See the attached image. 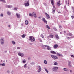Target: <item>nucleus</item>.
Returning a JSON list of instances; mask_svg holds the SVG:
<instances>
[{
    "mask_svg": "<svg viewBox=\"0 0 74 74\" xmlns=\"http://www.w3.org/2000/svg\"><path fill=\"white\" fill-rule=\"evenodd\" d=\"M29 40L31 42H33L35 41V38L33 36H31L29 37Z\"/></svg>",
    "mask_w": 74,
    "mask_h": 74,
    "instance_id": "obj_1",
    "label": "nucleus"
},
{
    "mask_svg": "<svg viewBox=\"0 0 74 74\" xmlns=\"http://www.w3.org/2000/svg\"><path fill=\"white\" fill-rule=\"evenodd\" d=\"M58 69V67L56 66L54 67L52 69L53 71H55V72H57Z\"/></svg>",
    "mask_w": 74,
    "mask_h": 74,
    "instance_id": "obj_2",
    "label": "nucleus"
},
{
    "mask_svg": "<svg viewBox=\"0 0 74 74\" xmlns=\"http://www.w3.org/2000/svg\"><path fill=\"white\" fill-rule=\"evenodd\" d=\"M51 56L54 60H56V59H58V57L54 55H51Z\"/></svg>",
    "mask_w": 74,
    "mask_h": 74,
    "instance_id": "obj_3",
    "label": "nucleus"
},
{
    "mask_svg": "<svg viewBox=\"0 0 74 74\" xmlns=\"http://www.w3.org/2000/svg\"><path fill=\"white\" fill-rule=\"evenodd\" d=\"M1 44H3L4 43V39L3 38H1L0 39Z\"/></svg>",
    "mask_w": 74,
    "mask_h": 74,
    "instance_id": "obj_4",
    "label": "nucleus"
},
{
    "mask_svg": "<svg viewBox=\"0 0 74 74\" xmlns=\"http://www.w3.org/2000/svg\"><path fill=\"white\" fill-rule=\"evenodd\" d=\"M18 55L19 56H20L21 57H23V56H24V54L23 53H22L21 52H19L18 53Z\"/></svg>",
    "mask_w": 74,
    "mask_h": 74,
    "instance_id": "obj_5",
    "label": "nucleus"
},
{
    "mask_svg": "<svg viewBox=\"0 0 74 74\" xmlns=\"http://www.w3.org/2000/svg\"><path fill=\"white\" fill-rule=\"evenodd\" d=\"M46 47L47 48V50H49V51H51L52 49L51 47L47 45Z\"/></svg>",
    "mask_w": 74,
    "mask_h": 74,
    "instance_id": "obj_6",
    "label": "nucleus"
},
{
    "mask_svg": "<svg viewBox=\"0 0 74 74\" xmlns=\"http://www.w3.org/2000/svg\"><path fill=\"white\" fill-rule=\"evenodd\" d=\"M24 5L25 7H27L28 6H29L30 4H29V3L27 2L26 3H24Z\"/></svg>",
    "mask_w": 74,
    "mask_h": 74,
    "instance_id": "obj_7",
    "label": "nucleus"
},
{
    "mask_svg": "<svg viewBox=\"0 0 74 74\" xmlns=\"http://www.w3.org/2000/svg\"><path fill=\"white\" fill-rule=\"evenodd\" d=\"M41 66H39L38 69V73H40L41 71Z\"/></svg>",
    "mask_w": 74,
    "mask_h": 74,
    "instance_id": "obj_8",
    "label": "nucleus"
},
{
    "mask_svg": "<svg viewBox=\"0 0 74 74\" xmlns=\"http://www.w3.org/2000/svg\"><path fill=\"white\" fill-rule=\"evenodd\" d=\"M46 46H47V45H43L41 46V47H42V49H43L45 50V49H46V48H45V47H47Z\"/></svg>",
    "mask_w": 74,
    "mask_h": 74,
    "instance_id": "obj_9",
    "label": "nucleus"
},
{
    "mask_svg": "<svg viewBox=\"0 0 74 74\" xmlns=\"http://www.w3.org/2000/svg\"><path fill=\"white\" fill-rule=\"evenodd\" d=\"M57 55L58 56H61V57H63V56L62 54L58 53H57Z\"/></svg>",
    "mask_w": 74,
    "mask_h": 74,
    "instance_id": "obj_10",
    "label": "nucleus"
},
{
    "mask_svg": "<svg viewBox=\"0 0 74 74\" xmlns=\"http://www.w3.org/2000/svg\"><path fill=\"white\" fill-rule=\"evenodd\" d=\"M18 59L19 58H18V57H16V61H14V62H15V63H16V62H17V61H18V60H19Z\"/></svg>",
    "mask_w": 74,
    "mask_h": 74,
    "instance_id": "obj_11",
    "label": "nucleus"
},
{
    "mask_svg": "<svg viewBox=\"0 0 74 74\" xmlns=\"http://www.w3.org/2000/svg\"><path fill=\"white\" fill-rule=\"evenodd\" d=\"M6 7H7L8 8H11L12 7V5H7L6 6Z\"/></svg>",
    "mask_w": 74,
    "mask_h": 74,
    "instance_id": "obj_12",
    "label": "nucleus"
},
{
    "mask_svg": "<svg viewBox=\"0 0 74 74\" xmlns=\"http://www.w3.org/2000/svg\"><path fill=\"white\" fill-rule=\"evenodd\" d=\"M60 1H58L57 2V5L58 6H60Z\"/></svg>",
    "mask_w": 74,
    "mask_h": 74,
    "instance_id": "obj_13",
    "label": "nucleus"
},
{
    "mask_svg": "<svg viewBox=\"0 0 74 74\" xmlns=\"http://www.w3.org/2000/svg\"><path fill=\"white\" fill-rule=\"evenodd\" d=\"M50 53H52V54H56L57 53H56V52L53 51H51Z\"/></svg>",
    "mask_w": 74,
    "mask_h": 74,
    "instance_id": "obj_14",
    "label": "nucleus"
},
{
    "mask_svg": "<svg viewBox=\"0 0 74 74\" xmlns=\"http://www.w3.org/2000/svg\"><path fill=\"white\" fill-rule=\"evenodd\" d=\"M49 37L51 38H53V35L51 34L49 36Z\"/></svg>",
    "mask_w": 74,
    "mask_h": 74,
    "instance_id": "obj_15",
    "label": "nucleus"
},
{
    "mask_svg": "<svg viewBox=\"0 0 74 74\" xmlns=\"http://www.w3.org/2000/svg\"><path fill=\"white\" fill-rule=\"evenodd\" d=\"M45 15L47 16V18H50V17L49 16L48 14L47 13H45Z\"/></svg>",
    "mask_w": 74,
    "mask_h": 74,
    "instance_id": "obj_16",
    "label": "nucleus"
},
{
    "mask_svg": "<svg viewBox=\"0 0 74 74\" xmlns=\"http://www.w3.org/2000/svg\"><path fill=\"white\" fill-rule=\"evenodd\" d=\"M16 15L17 16V18H20V14L18 13H16Z\"/></svg>",
    "mask_w": 74,
    "mask_h": 74,
    "instance_id": "obj_17",
    "label": "nucleus"
},
{
    "mask_svg": "<svg viewBox=\"0 0 74 74\" xmlns=\"http://www.w3.org/2000/svg\"><path fill=\"white\" fill-rule=\"evenodd\" d=\"M51 1L52 5H54V0H51Z\"/></svg>",
    "mask_w": 74,
    "mask_h": 74,
    "instance_id": "obj_18",
    "label": "nucleus"
},
{
    "mask_svg": "<svg viewBox=\"0 0 74 74\" xmlns=\"http://www.w3.org/2000/svg\"><path fill=\"white\" fill-rule=\"evenodd\" d=\"M54 48H58V45L57 44H56L54 46Z\"/></svg>",
    "mask_w": 74,
    "mask_h": 74,
    "instance_id": "obj_19",
    "label": "nucleus"
},
{
    "mask_svg": "<svg viewBox=\"0 0 74 74\" xmlns=\"http://www.w3.org/2000/svg\"><path fill=\"white\" fill-rule=\"evenodd\" d=\"M63 70L64 71H69V69L66 68H63Z\"/></svg>",
    "mask_w": 74,
    "mask_h": 74,
    "instance_id": "obj_20",
    "label": "nucleus"
},
{
    "mask_svg": "<svg viewBox=\"0 0 74 74\" xmlns=\"http://www.w3.org/2000/svg\"><path fill=\"white\" fill-rule=\"evenodd\" d=\"M42 21H43V22H44L45 23L47 24V21H46V20H45V19H43Z\"/></svg>",
    "mask_w": 74,
    "mask_h": 74,
    "instance_id": "obj_21",
    "label": "nucleus"
},
{
    "mask_svg": "<svg viewBox=\"0 0 74 74\" xmlns=\"http://www.w3.org/2000/svg\"><path fill=\"white\" fill-rule=\"evenodd\" d=\"M56 37L57 40H59V37L58 35H56Z\"/></svg>",
    "mask_w": 74,
    "mask_h": 74,
    "instance_id": "obj_22",
    "label": "nucleus"
},
{
    "mask_svg": "<svg viewBox=\"0 0 74 74\" xmlns=\"http://www.w3.org/2000/svg\"><path fill=\"white\" fill-rule=\"evenodd\" d=\"M28 23H29V21L27 20H26L25 22V24L26 25H28Z\"/></svg>",
    "mask_w": 74,
    "mask_h": 74,
    "instance_id": "obj_23",
    "label": "nucleus"
},
{
    "mask_svg": "<svg viewBox=\"0 0 74 74\" xmlns=\"http://www.w3.org/2000/svg\"><path fill=\"white\" fill-rule=\"evenodd\" d=\"M44 69H45V71H46L47 73H48V70H47V68H46V67H45Z\"/></svg>",
    "mask_w": 74,
    "mask_h": 74,
    "instance_id": "obj_24",
    "label": "nucleus"
},
{
    "mask_svg": "<svg viewBox=\"0 0 74 74\" xmlns=\"http://www.w3.org/2000/svg\"><path fill=\"white\" fill-rule=\"evenodd\" d=\"M30 64L31 65H34L35 64V63L34 62H31L30 63Z\"/></svg>",
    "mask_w": 74,
    "mask_h": 74,
    "instance_id": "obj_25",
    "label": "nucleus"
},
{
    "mask_svg": "<svg viewBox=\"0 0 74 74\" xmlns=\"http://www.w3.org/2000/svg\"><path fill=\"white\" fill-rule=\"evenodd\" d=\"M7 12V14L8 15H11V12L8 11V12Z\"/></svg>",
    "mask_w": 74,
    "mask_h": 74,
    "instance_id": "obj_26",
    "label": "nucleus"
},
{
    "mask_svg": "<svg viewBox=\"0 0 74 74\" xmlns=\"http://www.w3.org/2000/svg\"><path fill=\"white\" fill-rule=\"evenodd\" d=\"M52 10H53V14H55V9L54 8H53L52 9Z\"/></svg>",
    "mask_w": 74,
    "mask_h": 74,
    "instance_id": "obj_27",
    "label": "nucleus"
},
{
    "mask_svg": "<svg viewBox=\"0 0 74 74\" xmlns=\"http://www.w3.org/2000/svg\"><path fill=\"white\" fill-rule=\"evenodd\" d=\"M46 28H47V29H50V27H49V26L48 25H46Z\"/></svg>",
    "mask_w": 74,
    "mask_h": 74,
    "instance_id": "obj_28",
    "label": "nucleus"
},
{
    "mask_svg": "<svg viewBox=\"0 0 74 74\" xmlns=\"http://www.w3.org/2000/svg\"><path fill=\"white\" fill-rule=\"evenodd\" d=\"M68 66L70 68L72 67V65L70 64H68Z\"/></svg>",
    "mask_w": 74,
    "mask_h": 74,
    "instance_id": "obj_29",
    "label": "nucleus"
},
{
    "mask_svg": "<svg viewBox=\"0 0 74 74\" xmlns=\"http://www.w3.org/2000/svg\"><path fill=\"white\" fill-rule=\"evenodd\" d=\"M0 1H2L3 3H5V0H0Z\"/></svg>",
    "mask_w": 74,
    "mask_h": 74,
    "instance_id": "obj_30",
    "label": "nucleus"
},
{
    "mask_svg": "<svg viewBox=\"0 0 74 74\" xmlns=\"http://www.w3.org/2000/svg\"><path fill=\"white\" fill-rule=\"evenodd\" d=\"M71 7H72V9L73 10V13H74V7L73 6H72Z\"/></svg>",
    "mask_w": 74,
    "mask_h": 74,
    "instance_id": "obj_31",
    "label": "nucleus"
},
{
    "mask_svg": "<svg viewBox=\"0 0 74 74\" xmlns=\"http://www.w3.org/2000/svg\"><path fill=\"white\" fill-rule=\"evenodd\" d=\"M44 62L45 64H47V62L46 60H44Z\"/></svg>",
    "mask_w": 74,
    "mask_h": 74,
    "instance_id": "obj_32",
    "label": "nucleus"
},
{
    "mask_svg": "<svg viewBox=\"0 0 74 74\" xmlns=\"http://www.w3.org/2000/svg\"><path fill=\"white\" fill-rule=\"evenodd\" d=\"M26 66H27V64H26L24 65L23 67H24V68H26Z\"/></svg>",
    "mask_w": 74,
    "mask_h": 74,
    "instance_id": "obj_33",
    "label": "nucleus"
},
{
    "mask_svg": "<svg viewBox=\"0 0 74 74\" xmlns=\"http://www.w3.org/2000/svg\"><path fill=\"white\" fill-rule=\"evenodd\" d=\"M12 43L13 45H15V42L14 41H12Z\"/></svg>",
    "mask_w": 74,
    "mask_h": 74,
    "instance_id": "obj_34",
    "label": "nucleus"
},
{
    "mask_svg": "<svg viewBox=\"0 0 74 74\" xmlns=\"http://www.w3.org/2000/svg\"><path fill=\"white\" fill-rule=\"evenodd\" d=\"M68 64H71V62L70 61H68Z\"/></svg>",
    "mask_w": 74,
    "mask_h": 74,
    "instance_id": "obj_35",
    "label": "nucleus"
},
{
    "mask_svg": "<svg viewBox=\"0 0 74 74\" xmlns=\"http://www.w3.org/2000/svg\"><path fill=\"white\" fill-rule=\"evenodd\" d=\"M14 10H15V11H16V10H17L18 9V8L16 7H14Z\"/></svg>",
    "mask_w": 74,
    "mask_h": 74,
    "instance_id": "obj_36",
    "label": "nucleus"
},
{
    "mask_svg": "<svg viewBox=\"0 0 74 74\" xmlns=\"http://www.w3.org/2000/svg\"><path fill=\"white\" fill-rule=\"evenodd\" d=\"M41 42H42V40H41V39L40 38H39L38 39Z\"/></svg>",
    "mask_w": 74,
    "mask_h": 74,
    "instance_id": "obj_37",
    "label": "nucleus"
},
{
    "mask_svg": "<svg viewBox=\"0 0 74 74\" xmlns=\"http://www.w3.org/2000/svg\"><path fill=\"white\" fill-rule=\"evenodd\" d=\"M1 65H2V66H5V63H3L2 64H1Z\"/></svg>",
    "mask_w": 74,
    "mask_h": 74,
    "instance_id": "obj_38",
    "label": "nucleus"
},
{
    "mask_svg": "<svg viewBox=\"0 0 74 74\" xmlns=\"http://www.w3.org/2000/svg\"><path fill=\"white\" fill-rule=\"evenodd\" d=\"M53 29L55 30V31H57V29H56V27H53Z\"/></svg>",
    "mask_w": 74,
    "mask_h": 74,
    "instance_id": "obj_39",
    "label": "nucleus"
},
{
    "mask_svg": "<svg viewBox=\"0 0 74 74\" xmlns=\"http://www.w3.org/2000/svg\"><path fill=\"white\" fill-rule=\"evenodd\" d=\"M22 37L23 38H25V35L23 34L22 36Z\"/></svg>",
    "mask_w": 74,
    "mask_h": 74,
    "instance_id": "obj_40",
    "label": "nucleus"
},
{
    "mask_svg": "<svg viewBox=\"0 0 74 74\" xmlns=\"http://www.w3.org/2000/svg\"><path fill=\"white\" fill-rule=\"evenodd\" d=\"M41 36L43 38H44V36L42 34H41Z\"/></svg>",
    "mask_w": 74,
    "mask_h": 74,
    "instance_id": "obj_41",
    "label": "nucleus"
},
{
    "mask_svg": "<svg viewBox=\"0 0 74 74\" xmlns=\"http://www.w3.org/2000/svg\"><path fill=\"white\" fill-rule=\"evenodd\" d=\"M22 62L23 63H26V61H25V60H23Z\"/></svg>",
    "mask_w": 74,
    "mask_h": 74,
    "instance_id": "obj_42",
    "label": "nucleus"
},
{
    "mask_svg": "<svg viewBox=\"0 0 74 74\" xmlns=\"http://www.w3.org/2000/svg\"><path fill=\"white\" fill-rule=\"evenodd\" d=\"M29 15L30 16H33V15H32V14H31V13H29Z\"/></svg>",
    "mask_w": 74,
    "mask_h": 74,
    "instance_id": "obj_43",
    "label": "nucleus"
},
{
    "mask_svg": "<svg viewBox=\"0 0 74 74\" xmlns=\"http://www.w3.org/2000/svg\"><path fill=\"white\" fill-rule=\"evenodd\" d=\"M68 35V36H72V34L70 33Z\"/></svg>",
    "mask_w": 74,
    "mask_h": 74,
    "instance_id": "obj_44",
    "label": "nucleus"
},
{
    "mask_svg": "<svg viewBox=\"0 0 74 74\" xmlns=\"http://www.w3.org/2000/svg\"><path fill=\"white\" fill-rule=\"evenodd\" d=\"M54 65H57L58 63L56 62H55L54 64Z\"/></svg>",
    "mask_w": 74,
    "mask_h": 74,
    "instance_id": "obj_45",
    "label": "nucleus"
},
{
    "mask_svg": "<svg viewBox=\"0 0 74 74\" xmlns=\"http://www.w3.org/2000/svg\"><path fill=\"white\" fill-rule=\"evenodd\" d=\"M3 15H3V14H2V13H1V14L0 16H2V17H3Z\"/></svg>",
    "mask_w": 74,
    "mask_h": 74,
    "instance_id": "obj_46",
    "label": "nucleus"
},
{
    "mask_svg": "<svg viewBox=\"0 0 74 74\" xmlns=\"http://www.w3.org/2000/svg\"><path fill=\"white\" fill-rule=\"evenodd\" d=\"M74 37L73 36H72V37H71L70 38L69 37H67V38H73Z\"/></svg>",
    "mask_w": 74,
    "mask_h": 74,
    "instance_id": "obj_47",
    "label": "nucleus"
},
{
    "mask_svg": "<svg viewBox=\"0 0 74 74\" xmlns=\"http://www.w3.org/2000/svg\"><path fill=\"white\" fill-rule=\"evenodd\" d=\"M33 15H36V13L35 12H34L33 13Z\"/></svg>",
    "mask_w": 74,
    "mask_h": 74,
    "instance_id": "obj_48",
    "label": "nucleus"
},
{
    "mask_svg": "<svg viewBox=\"0 0 74 74\" xmlns=\"http://www.w3.org/2000/svg\"><path fill=\"white\" fill-rule=\"evenodd\" d=\"M71 57H72V58H74V56L73 55H71Z\"/></svg>",
    "mask_w": 74,
    "mask_h": 74,
    "instance_id": "obj_49",
    "label": "nucleus"
},
{
    "mask_svg": "<svg viewBox=\"0 0 74 74\" xmlns=\"http://www.w3.org/2000/svg\"><path fill=\"white\" fill-rule=\"evenodd\" d=\"M38 18H40V19H42V16H40L38 17Z\"/></svg>",
    "mask_w": 74,
    "mask_h": 74,
    "instance_id": "obj_50",
    "label": "nucleus"
},
{
    "mask_svg": "<svg viewBox=\"0 0 74 74\" xmlns=\"http://www.w3.org/2000/svg\"><path fill=\"white\" fill-rule=\"evenodd\" d=\"M71 17L72 19H74V16H71Z\"/></svg>",
    "mask_w": 74,
    "mask_h": 74,
    "instance_id": "obj_51",
    "label": "nucleus"
},
{
    "mask_svg": "<svg viewBox=\"0 0 74 74\" xmlns=\"http://www.w3.org/2000/svg\"><path fill=\"white\" fill-rule=\"evenodd\" d=\"M34 16L35 18H37V16H36V14H35L34 15Z\"/></svg>",
    "mask_w": 74,
    "mask_h": 74,
    "instance_id": "obj_52",
    "label": "nucleus"
},
{
    "mask_svg": "<svg viewBox=\"0 0 74 74\" xmlns=\"http://www.w3.org/2000/svg\"><path fill=\"white\" fill-rule=\"evenodd\" d=\"M53 5V8H54V9H56V8H55V6H54Z\"/></svg>",
    "mask_w": 74,
    "mask_h": 74,
    "instance_id": "obj_53",
    "label": "nucleus"
},
{
    "mask_svg": "<svg viewBox=\"0 0 74 74\" xmlns=\"http://www.w3.org/2000/svg\"><path fill=\"white\" fill-rule=\"evenodd\" d=\"M66 4H67V0H66Z\"/></svg>",
    "mask_w": 74,
    "mask_h": 74,
    "instance_id": "obj_54",
    "label": "nucleus"
},
{
    "mask_svg": "<svg viewBox=\"0 0 74 74\" xmlns=\"http://www.w3.org/2000/svg\"><path fill=\"white\" fill-rule=\"evenodd\" d=\"M43 4L44 5H45V6H47V4H46V3H43Z\"/></svg>",
    "mask_w": 74,
    "mask_h": 74,
    "instance_id": "obj_55",
    "label": "nucleus"
},
{
    "mask_svg": "<svg viewBox=\"0 0 74 74\" xmlns=\"http://www.w3.org/2000/svg\"><path fill=\"white\" fill-rule=\"evenodd\" d=\"M62 26H59V28H60V29H61V28H62Z\"/></svg>",
    "mask_w": 74,
    "mask_h": 74,
    "instance_id": "obj_56",
    "label": "nucleus"
},
{
    "mask_svg": "<svg viewBox=\"0 0 74 74\" xmlns=\"http://www.w3.org/2000/svg\"><path fill=\"white\" fill-rule=\"evenodd\" d=\"M20 47H17V49H20Z\"/></svg>",
    "mask_w": 74,
    "mask_h": 74,
    "instance_id": "obj_57",
    "label": "nucleus"
},
{
    "mask_svg": "<svg viewBox=\"0 0 74 74\" xmlns=\"http://www.w3.org/2000/svg\"><path fill=\"white\" fill-rule=\"evenodd\" d=\"M7 73H9V72H10V71H9V70H7Z\"/></svg>",
    "mask_w": 74,
    "mask_h": 74,
    "instance_id": "obj_58",
    "label": "nucleus"
},
{
    "mask_svg": "<svg viewBox=\"0 0 74 74\" xmlns=\"http://www.w3.org/2000/svg\"><path fill=\"white\" fill-rule=\"evenodd\" d=\"M70 73H72V70H70Z\"/></svg>",
    "mask_w": 74,
    "mask_h": 74,
    "instance_id": "obj_59",
    "label": "nucleus"
},
{
    "mask_svg": "<svg viewBox=\"0 0 74 74\" xmlns=\"http://www.w3.org/2000/svg\"><path fill=\"white\" fill-rule=\"evenodd\" d=\"M13 72H14V71H12V74H13Z\"/></svg>",
    "mask_w": 74,
    "mask_h": 74,
    "instance_id": "obj_60",
    "label": "nucleus"
},
{
    "mask_svg": "<svg viewBox=\"0 0 74 74\" xmlns=\"http://www.w3.org/2000/svg\"><path fill=\"white\" fill-rule=\"evenodd\" d=\"M8 27H10V25H8Z\"/></svg>",
    "mask_w": 74,
    "mask_h": 74,
    "instance_id": "obj_61",
    "label": "nucleus"
},
{
    "mask_svg": "<svg viewBox=\"0 0 74 74\" xmlns=\"http://www.w3.org/2000/svg\"><path fill=\"white\" fill-rule=\"evenodd\" d=\"M21 25H22V26H23V24L22 23V24H21Z\"/></svg>",
    "mask_w": 74,
    "mask_h": 74,
    "instance_id": "obj_62",
    "label": "nucleus"
},
{
    "mask_svg": "<svg viewBox=\"0 0 74 74\" xmlns=\"http://www.w3.org/2000/svg\"><path fill=\"white\" fill-rule=\"evenodd\" d=\"M60 34H62V32H60Z\"/></svg>",
    "mask_w": 74,
    "mask_h": 74,
    "instance_id": "obj_63",
    "label": "nucleus"
},
{
    "mask_svg": "<svg viewBox=\"0 0 74 74\" xmlns=\"http://www.w3.org/2000/svg\"><path fill=\"white\" fill-rule=\"evenodd\" d=\"M64 33H66V31H64Z\"/></svg>",
    "mask_w": 74,
    "mask_h": 74,
    "instance_id": "obj_64",
    "label": "nucleus"
}]
</instances>
